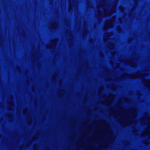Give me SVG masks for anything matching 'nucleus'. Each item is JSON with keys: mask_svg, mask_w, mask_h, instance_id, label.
Wrapping results in <instances>:
<instances>
[{"mask_svg": "<svg viewBox=\"0 0 150 150\" xmlns=\"http://www.w3.org/2000/svg\"><path fill=\"white\" fill-rule=\"evenodd\" d=\"M122 112L124 114L122 115L121 112L117 111L115 109H113L112 113L115 117L120 116L119 121L122 126L126 127L132 124H135L137 122L135 120L137 112L135 109H132L128 112L122 110Z\"/></svg>", "mask_w": 150, "mask_h": 150, "instance_id": "nucleus-1", "label": "nucleus"}, {"mask_svg": "<svg viewBox=\"0 0 150 150\" xmlns=\"http://www.w3.org/2000/svg\"><path fill=\"white\" fill-rule=\"evenodd\" d=\"M146 121L144 124L147 125V127L144 132L142 133V136L143 137L147 136L148 138L150 139V117H146L145 119Z\"/></svg>", "mask_w": 150, "mask_h": 150, "instance_id": "nucleus-2", "label": "nucleus"}, {"mask_svg": "<svg viewBox=\"0 0 150 150\" xmlns=\"http://www.w3.org/2000/svg\"><path fill=\"white\" fill-rule=\"evenodd\" d=\"M146 76V74L140 72H138L136 73L131 74L130 77L133 79L138 78H143Z\"/></svg>", "mask_w": 150, "mask_h": 150, "instance_id": "nucleus-3", "label": "nucleus"}, {"mask_svg": "<svg viewBox=\"0 0 150 150\" xmlns=\"http://www.w3.org/2000/svg\"><path fill=\"white\" fill-rule=\"evenodd\" d=\"M115 18L114 17L111 19L105 21L104 26V29L106 30L108 28H112L113 27V22Z\"/></svg>", "mask_w": 150, "mask_h": 150, "instance_id": "nucleus-4", "label": "nucleus"}, {"mask_svg": "<svg viewBox=\"0 0 150 150\" xmlns=\"http://www.w3.org/2000/svg\"><path fill=\"white\" fill-rule=\"evenodd\" d=\"M116 11L115 7L112 8L111 10L110 11H107L105 10L104 11V15L105 16H109L111 15L112 13L115 12Z\"/></svg>", "mask_w": 150, "mask_h": 150, "instance_id": "nucleus-5", "label": "nucleus"}, {"mask_svg": "<svg viewBox=\"0 0 150 150\" xmlns=\"http://www.w3.org/2000/svg\"><path fill=\"white\" fill-rule=\"evenodd\" d=\"M143 82L146 87H147L150 88V80L143 79Z\"/></svg>", "mask_w": 150, "mask_h": 150, "instance_id": "nucleus-6", "label": "nucleus"}, {"mask_svg": "<svg viewBox=\"0 0 150 150\" xmlns=\"http://www.w3.org/2000/svg\"><path fill=\"white\" fill-rule=\"evenodd\" d=\"M113 100V98L111 97V98L110 100H108L107 99L105 101V104L109 106L111 105Z\"/></svg>", "mask_w": 150, "mask_h": 150, "instance_id": "nucleus-7", "label": "nucleus"}, {"mask_svg": "<svg viewBox=\"0 0 150 150\" xmlns=\"http://www.w3.org/2000/svg\"><path fill=\"white\" fill-rule=\"evenodd\" d=\"M57 40H53L51 41V46L55 47L57 43Z\"/></svg>", "mask_w": 150, "mask_h": 150, "instance_id": "nucleus-8", "label": "nucleus"}, {"mask_svg": "<svg viewBox=\"0 0 150 150\" xmlns=\"http://www.w3.org/2000/svg\"><path fill=\"white\" fill-rule=\"evenodd\" d=\"M57 24L55 22H54L51 25V27L52 28H55L57 27Z\"/></svg>", "mask_w": 150, "mask_h": 150, "instance_id": "nucleus-9", "label": "nucleus"}, {"mask_svg": "<svg viewBox=\"0 0 150 150\" xmlns=\"http://www.w3.org/2000/svg\"><path fill=\"white\" fill-rule=\"evenodd\" d=\"M9 104L10 105L12 106H14V103L13 101V98L12 97H11V101L10 102Z\"/></svg>", "mask_w": 150, "mask_h": 150, "instance_id": "nucleus-10", "label": "nucleus"}, {"mask_svg": "<svg viewBox=\"0 0 150 150\" xmlns=\"http://www.w3.org/2000/svg\"><path fill=\"white\" fill-rule=\"evenodd\" d=\"M28 112V109L27 108H25L24 110L23 111V114L24 115H26L27 113Z\"/></svg>", "mask_w": 150, "mask_h": 150, "instance_id": "nucleus-11", "label": "nucleus"}, {"mask_svg": "<svg viewBox=\"0 0 150 150\" xmlns=\"http://www.w3.org/2000/svg\"><path fill=\"white\" fill-rule=\"evenodd\" d=\"M98 15L100 17H101L102 16V13L100 11H98Z\"/></svg>", "mask_w": 150, "mask_h": 150, "instance_id": "nucleus-12", "label": "nucleus"}, {"mask_svg": "<svg viewBox=\"0 0 150 150\" xmlns=\"http://www.w3.org/2000/svg\"><path fill=\"white\" fill-rule=\"evenodd\" d=\"M107 37L105 39V38H104V41L105 42L106 41V40L107 39H108V38L109 37V35L108 34H107Z\"/></svg>", "mask_w": 150, "mask_h": 150, "instance_id": "nucleus-13", "label": "nucleus"}, {"mask_svg": "<svg viewBox=\"0 0 150 150\" xmlns=\"http://www.w3.org/2000/svg\"><path fill=\"white\" fill-rule=\"evenodd\" d=\"M120 8L122 11H124V8L121 6L120 7Z\"/></svg>", "mask_w": 150, "mask_h": 150, "instance_id": "nucleus-14", "label": "nucleus"}, {"mask_svg": "<svg viewBox=\"0 0 150 150\" xmlns=\"http://www.w3.org/2000/svg\"><path fill=\"white\" fill-rule=\"evenodd\" d=\"M61 91L62 92V95H60V96L61 97H62L64 93V91Z\"/></svg>", "mask_w": 150, "mask_h": 150, "instance_id": "nucleus-15", "label": "nucleus"}, {"mask_svg": "<svg viewBox=\"0 0 150 150\" xmlns=\"http://www.w3.org/2000/svg\"><path fill=\"white\" fill-rule=\"evenodd\" d=\"M56 76H57V75L56 74H54V75L53 76V78L54 79H55L56 78Z\"/></svg>", "mask_w": 150, "mask_h": 150, "instance_id": "nucleus-16", "label": "nucleus"}, {"mask_svg": "<svg viewBox=\"0 0 150 150\" xmlns=\"http://www.w3.org/2000/svg\"><path fill=\"white\" fill-rule=\"evenodd\" d=\"M104 124L105 125H106L107 124H106V123H104Z\"/></svg>", "mask_w": 150, "mask_h": 150, "instance_id": "nucleus-17", "label": "nucleus"}]
</instances>
